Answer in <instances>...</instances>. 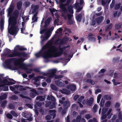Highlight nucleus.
I'll return each mask as SVG.
<instances>
[{"label":"nucleus","instance_id":"f257e3e1","mask_svg":"<svg viewBox=\"0 0 122 122\" xmlns=\"http://www.w3.org/2000/svg\"><path fill=\"white\" fill-rule=\"evenodd\" d=\"M26 48H23L19 45H16L15 47L14 50L12 52V53L8 54V56L9 57H13L18 56L19 57H26L28 55L25 52H19L18 51V50L23 51L27 50Z\"/></svg>","mask_w":122,"mask_h":122},{"label":"nucleus","instance_id":"f03ea898","mask_svg":"<svg viewBox=\"0 0 122 122\" xmlns=\"http://www.w3.org/2000/svg\"><path fill=\"white\" fill-rule=\"evenodd\" d=\"M58 48L55 46H52L49 49H48L47 51H42L41 54L42 56L44 59H48L49 58H51L54 57L53 53L54 51H58Z\"/></svg>","mask_w":122,"mask_h":122},{"label":"nucleus","instance_id":"7ed1b4c3","mask_svg":"<svg viewBox=\"0 0 122 122\" xmlns=\"http://www.w3.org/2000/svg\"><path fill=\"white\" fill-rule=\"evenodd\" d=\"M25 60V59L24 58H21L18 59L15 58H10L6 60L5 63L7 67L9 68H10L11 67V63L12 62L14 61L15 63H18L23 62Z\"/></svg>","mask_w":122,"mask_h":122},{"label":"nucleus","instance_id":"20e7f679","mask_svg":"<svg viewBox=\"0 0 122 122\" xmlns=\"http://www.w3.org/2000/svg\"><path fill=\"white\" fill-rule=\"evenodd\" d=\"M68 47V46H64V47L61 48V46H59L58 49L59 51L57 52V51H54V53H53L54 57H59L61 56L63 53V52Z\"/></svg>","mask_w":122,"mask_h":122},{"label":"nucleus","instance_id":"39448f33","mask_svg":"<svg viewBox=\"0 0 122 122\" xmlns=\"http://www.w3.org/2000/svg\"><path fill=\"white\" fill-rule=\"evenodd\" d=\"M17 28V26H11L10 29L8 30V31L10 34L15 36L17 33L16 31Z\"/></svg>","mask_w":122,"mask_h":122},{"label":"nucleus","instance_id":"423d86ee","mask_svg":"<svg viewBox=\"0 0 122 122\" xmlns=\"http://www.w3.org/2000/svg\"><path fill=\"white\" fill-rule=\"evenodd\" d=\"M71 0H67L66 3L65 4H61L60 5V7L62 10L65 12L66 10V9L65 6L69 5L70 4Z\"/></svg>","mask_w":122,"mask_h":122},{"label":"nucleus","instance_id":"0eeeda50","mask_svg":"<svg viewBox=\"0 0 122 122\" xmlns=\"http://www.w3.org/2000/svg\"><path fill=\"white\" fill-rule=\"evenodd\" d=\"M3 84L0 85V87H2L6 85H10L14 84L15 83V82H12L11 81H9L8 80L6 79H5L3 80L2 81V83Z\"/></svg>","mask_w":122,"mask_h":122},{"label":"nucleus","instance_id":"6e6552de","mask_svg":"<svg viewBox=\"0 0 122 122\" xmlns=\"http://www.w3.org/2000/svg\"><path fill=\"white\" fill-rule=\"evenodd\" d=\"M55 102H52V103L51 102H49L45 105V106L46 107H49L50 109H52L54 107H56Z\"/></svg>","mask_w":122,"mask_h":122},{"label":"nucleus","instance_id":"1a4fd4ad","mask_svg":"<svg viewBox=\"0 0 122 122\" xmlns=\"http://www.w3.org/2000/svg\"><path fill=\"white\" fill-rule=\"evenodd\" d=\"M23 116L24 117L27 118V120L29 121H31L33 120L32 118L31 117V115L26 112H22Z\"/></svg>","mask_w":122,"mask_h":122},{"label":"nucleus","instance_id":"9d476101","mask_svg":"<svg viewBox=\"0 0 122 122\" xmlns=\"http://www.w3.org/2000/svg\"><path fill=\"white\" fill-rule=\"evenodd\" d=\"M50 30H48L45 33L44 35L45 36L41 40L42 42H43L47 40L48 39L50 36Z\"/></svg>","mask_w":122,"mask_h":122},{"label":"nucleus","instance_id":"9b49d317","mask_svg":"<svg viewBox=\"0 0 122 122\" xmlns=\"http://www.w3.org/2000/svg\"><path fill=\"white\" fill-rule=\"evenodd\" d=\"M20 67L23 68L24 69L26 70V73L27 74H30L31 73L32 71V69H29L26 67L24 64L23 63L20 65Z\"/></svg>","mask_w":122,"mask_h":122},{"label":"nucleus","instance_id":"f8f14e48","mask_svg":"<svg viewBox=\"0 0 122 122\" xmlns=\"http://www.w3.org/2000/svg\"><path fill=\"white\" fill-rule=\"evenodd\" d=\"M9 23L11 24V26H16L15 25L16 23V20L15 17H13L11 18L10 21H9Z\"/></svg>","mask_w":122,"mask_h":122},{"label":"nucleus","instance_id":"ddd939ff","mask_svg":"<svg viewBox=\"0 0 122 122\" xmlns=\"http://www.w3.org/2000/svg\"><path fill=\"white\" fill-rule=\"evenodd\" d=\"M64 109H66L70 106V102L68 101H65L64 102L63 105Z\"/></svg>","mask_w":122,"mask_h":122},{"label":"nucleus","instance_id":"4468645a","mask_svg":"<svg viewBox=\"0 0 122 122\" xmlns=\"http://www.w3.org/2000/svg\"><path fill=\"white\" fill-rule=\"evenodd\" d=\"M52 45L51 44H46L44 46L42 47L41 51H44L46 50L48 48L49 49L50 47H51Z\"/></svg>","mask_w":122,"mask_h":122},{"label":"nucleus","instance_id":"2eb2a0df","mask_svg":"<svg viewBox=\"0 0 122 122\" xmlns=\"http://www.w3.org/2000/svg\"><path fill=\"white\" fill-rule=\"evenodd\" d=\"M73 8V6L72 5H70L67 7V10L68 12L71 15L73 14L74 13Z\"/></svg>","mask_w":122,"mask_h":122},{"label":"nucleus","instance_id":"dca6fc26","mask_svg":"<svg viewBox=\"0 0 122 122\" xmlns=\"http://www.w3.org/2000/svg\"><path fill=\"white\" fill-rule=\"evenodd\" d=\"M104 19V17L102 16H100L96 19V21L97 23L98 24L102 22Z\"/></svg>","mask_w":122,"mask_h":122},{"label":"nucleus","instance_id":"f3484780","mask_svg":"<svg viewBox=\"0 0 122 122\" xmlns=\"http://www.w3.org/2000/svg\"><path fill=\"white\" fill-rule=\"evenodd\" d=\"M65 43L63 39L62 40L61 39H58L56 41L55 43L57 44L62 45Z\"/></svg>","mask_w":122,"mask_h":122},{"label":"nucleus","instance_id":"a211bd4d","mask_svg":"<svg viewBox=\"0 0 122 122\" xmlns=\"http://www.w3.org/2000/svg\"><path fill=\"white\" fill-rule=\"evenodd\" d=\"M94 99L92 97L90 98L89 100H87L86 104L89 106H91L93 102Z\"/></svg>","mask_w":122,"mask_h":122},{"label":"nucleus","instance_id":"6ab92c4d","mask_svg":"<svg viewBox=\"0 0 122 122\" xmlns=\"http://www.w3.org/2000/svg\"><path fill=\"white\" fill-rule=\"evenodd\" d=\"M51 20V17H49L45 21V25L44 26V27H46L49 24Z\"/></svg>","mask_w":122,"mask_h":122},{"label":"nucleus","instance_id":"aec40b11","mask_svg":"<svg viewBox=\"0 0 122 122\" xmlns=\"http://www.w3.org/2000/svg\"><path fill=\"white\" fill-rule=\"evenodd\" d=\"M112 111V109H110L108 111L107 113L106 114L107 115V118L108 119H110L112 115V113H111Z\"/></svg>","mask_w":122,"mask_h":122},{"label":"nucleus","instance_id":"412c9836","mask_svg":"<svg viewBox=\"0 0 122 122\" xmlns=\"http://www.w3.org/2000/svg\"><path fill=\"white\" fill-rule=\"evenodd\" d=\"M68 89L72 91H74L76 89V86L75 85H70L67 86Z\"/></svg>","mask_w":122,"mask_h":122},{"label":"nucleus","instance_id":"4be33fe9","mask_svg":"<svg viewBox=\"0 0 122 122\" xmlns=\"http://www.w3.org/2000/svg\"><path fill=\"white\" fill-rule=\"evenodd\" d=\"M38 14V12L36 11L34 15L32 18V20H33V22H36L37 20V18L36 17Z\"/></svg>","mask_w":122,"mask_h":122},{"label":"nucleus","instance_id":"5701e85b","mask_svg":"<svg viewBox=\"0 0 122 122\" xmlns=\"http://www.w3.org/2000/svg\"><path fill=\"white\" fill-rule=\"evenodd\" d=\"M15 87L20 91H25L26 90V88L23 87V86L22 85H17Z\"/></svg>","mask_w":122,"mask_h":122},{"label":"nucleus","instance_id":"b1692460","mask_svg":"<svg viewBox=\"0 0 122 122\" xmlns=\"http://www.w3.org/2000/svg\"><path fill=\"white\" fill-rule=\"evenodd\" d=\"M22 2L21 1H18L17 4V8L18 10H20L22 7Z\"/></svg>","mask_w":122,"mask_h":122},{"label":"nucleus","instance_id":"393cba45","mask_svg":"<svg viewBox=\"0 0 122 122\" xmlns=\"http://www.w3.org/2000/svg\"><path fill=\"white\" fill-rule=\"evenodd\" d=\"M112 26V24L110 23L109 25L106 26L105 30L106 31H107L111 29Z\"/></svg>","mask_w":122,"mask_h":122},{"label":"nucleus","instance_id":"a878e982","mask_svg":"<svg viewBox=\"0 0 122 122\" xmlns=\"http://www.w3.org/2000/svg\"><path fill=\"white\" fill-rule=\"evenodd\" d=\"M27 94V92L26 91H23L22 92L21 94H19V96L23 98H26V97L24 96L26 95Z\"/></svg>","mask_w":122,"mask_h":122},{"label":"nucleus","instance_id":"bb28decb","mask_svg":"<svg viewBox=\"0 0 122 122\" xmlns=\"http://www.w3.org/2000/svg\"><path fill=\"white\" fill-rule=\"evenodd\" d=\"M13 9L14 7L13 5L8 8V14L9 15L11 14L13 10Z\"/></svg>","mask_w":122,"mask_h":122},{"label":"nucleus","instance_id":"cd10ccee","mask_svg":"<svg viewBox=\"0 0 122 122\" xmlns=\"http://www.w3.org/2000/svg\"><path fill=\"white\" fill-rule=\"evenodd\" d=\"M103 97L104 99L107 100H110L111 99V96L109 95H105Z\"/></svg>","mask_w":122,"mask_h":122},{"label":"nucleus","instance_id":"c85d7f7f","mask_svg":"<svg viewBox=\"0 0 122 122\" xmlns=\"http://www.w3.org/2000/svg\"><path fill=\"white\" fill-rule=\"evenodd\" d=\"M122 24L120 23L116 24L115 25V28L117 29H120L122 27Z\"/></svg>","mask_w":122,"mask_h":122},{"label":"nucleus","instance_id":"c756f323","mask_svg":"<svg viewBox=\"0 0 122 122\" xmlns=\"http://www.w3.org/2000/svg\"><path fill=\"white\" fill-rule=\"evenodd\" d=\"M82 16L81 14H78L76 17V18L77 21L81 22L82 18Z\"/></svg>","mask_w":122,"mask_h":122},{"label":"nucleus","instance_id":"7c9ffc66","mask_svg":"<svg viewBox=\"0 0 122 122\" xmlns=\"http://www.w3.org/2000/svg\"><path fill=\"white\" fill-rule=\"evenodd\" d=\"M63 92L62 93L65 94H68L70 93V91L66 89H62Z\"/></svg>","mask_w":122,"mask_h":122},{"label":"nucleus","instance_id":"2f4dec72","mask_svg":"<svg viewBox=\"0 0 122 122\" xmlns=\"http://www.w3.org/2000/svg\"><path fill=\"white\" fill-rule=\"evenodd\" d=\"M36 99V100H39L40 101H43L45 100V99L42 96H39L37 97Z\"/></svg>","mask_w":122,"mask_h":122},{"label":"nucleus","instance_id":"473e14b6","mask_svg":"<svg viewBox=\"0 0 122 122\" xmlns=\"http://www.w3.org/2000/svg\"><path fill=\"white\" fill-rule=\"evenodd\" d=\"M108 108H103L102 109V114H105L108 111Z\"/></svg>","mask_w":122,"mask_h":122},{"label":"nucleus","instance_id":"72a5a7b5","mask_svg":"<svg viewBox=\"0 0 122 122\" xmlns=\"http://www.w3.org/2000/svg\"><path fill=\"white\" fill-rule=\"evenodd\" d=\"M42 51L41 50H40L39 52L35 54V56L36 57H37L38 58L40 57L41 56H42V55L41 54V52Z\"/></svg>","mask_w":122,"mask_h":122},{"label":"nucleus","instance_id":"f704fd0d","mask_svg":"<svg viewBox=\"0 0 122 122\" xmlns=\"http://www.w3.org/2000/svg\"><path fill=\"white\" fill-rule=\"evenodd\" d=\"M13 14L16 17V18H17L19 14V11L18 10H16L14 11Z\"/></svg>","mask_w":122,"mask_h":122},{"label":"nucleus","instance_id":"c9c22d12","mask_svg":"<svg viewBox=\"0 0 122 122\" xmlns=\"http://www.w3.org/2000/svg\"><path fill=\"white\" fill-rule=\"evenodd\" d=\"M7 95L6 94H4L0 96V99L2 100L5 99L7 97Z\"/></svg>","mask_w":122,"mask_h":122},{"label":"nucleus","instance_id":"e433bc0d","mask_svg":"<svg viewBox=\"0 0 122 122\" xmlns=\"http://www.w3.org/2000/svg\"><path fill=\"white\" fill-rule=\"evenodd\" d=\"M10 113L14 117H17L18 116L17 114L14 111H11L10 112Z\"/></svg>","mask_w":122,"mask_h":122},{"label":"nucleus","instance_id":"4c0bfd02","mask_svg":"<svg viewBox=\"0 0 122 122\" xmlns=\"http://www.w3.org/2000/svg\"><path fill=\"white\" fill-rule=\"evenodd\" d=\"M87 82L90 83L92 85H94L95 84V82L93 80L91 79H87L86 80Z\"/></svg>","mask_w":122,"mask_h":122},{"label":"nucleus","instance_id":"58836bf2","mask_svg":"<svg viewBox=\"0 0 122 122\" xmlns=\"http://www.w3.org/2000/svg\"><path fill=\"white\" fill-rule=\"evenodd\" d=\"M9 108L11 109L14 110L15 109V107L14 105L12 103H10L8 105Z\"/></svg>","mask_w":122,"mask_h":122},{"label":"nucleus","instance_id":"ea45409f","mask_svg":"<svg viewBox=\"0 0 122 122\" xmlns=\"http://www.w3.org/2000/svg\"><path fill=\"white\" fill-rule=\"evenodd\" d=\"M105 102V100L104 99L102 98L101 100L100 103V106L101 107H102L104 106V104Z\"/></svg>","mask_w":122,"mask_h":122},{"label":"nucleus","instance_id":"a19ab883","mask_svg":"<svg viewBox=\"0 0 122 122\" xmlns=\"http://www.w3.org/2000/svg\"><path fill=\"white\" fill-rule=\"evenodd\" d=\"M7 101L6 100H4L2 103L1 106L2 108H4L5 106L6 105Z\"/></svg>","mask_w":122,"mask_h":122},{"label":"nucleus","instance_id":"79ce46f5","mask_svg":"<svg viewBox=\"0 0 122 122\" xmlns=\"http://www.w3.org/2000/svg\"><path fill=\"white\" fill-rule=\"evenodd\" d=\"M97 105L95 104L93 106L92 108V110L93 112L94 113H95L97 111Z\"/></svg>","mask_w":122,"mask_h":122},{"label":"nucleus","instance_id":"37998d69","mask_svg":"<svg viewBox=\"0 0 122 122\" xmlns=\"http://www.w3.org/2000/svg\"><path fill=\"white\" fill-rule=\"evenodd\" d=\"M31 7L32 9L33 8L34 9L37 10L39 8V6L37 5H31Z\"/></svg>","mask_w":122,"mask_h":122},{"label":"nucleus","instance_id":"c03bdc74","mask_svg":"<svg viewBox=\"0 0 122 122\" xmlns=\"http://www.w3.org/2000/svg\"><path fill=\"white\" fill-rule=\"evenodd\" d=\"M81 115H80L78 116L76 119V122H80L81 119Z\"/></svg>","mask_w":122,"mask_h":122},{"label":"nucleus","instance_id":"a18cd8bd","mask_svg":"<svg viewBox=\"0 0 122 122\" xmlns=\"http://www.w3.org/2000/svg\"><path fill=\"white\" fill-rule=\"evenodd\" d=\"M121 5V4L119 3V4H116L114 7V8L116 10H117L120 7Z\"/></svg>","mask_w":122,"mask_h":122},{"label":"nucleus","instance_id":"49530a36","mask_svg":"<svg viewBox=\"0 0 122 122\" xmlns=\"http://www.w3.org/2000/svg\"><path fill=\"white\" fill-rule=\"evenodd\" d=\"M51 89L53 90H56L57 89V88L56 86L52 84H51Z\"/></svg>","mask_w":122,"mask_h":122},{"label":"nucleus","instance_id":"de8ad7c7","mask_svg":"<svg viewBox=\"0 0 122 122\" xmlns=\"http://www.w3.org/2000/svg\"><path fill=\"white\" fill-rule=\"evenodd\" d=\"M11 114L8 113L6 115V117L9 119H11L13 118V116Z\"/></svg>","mask_w":122,"mask_h":122},{"label":"nucleus","instance_id":"09e8293b","mask_svg":"<svg viewBox=\"0 0 122 122\" xmlns=\"http://www.w3.org/2000/svg\"><path fill=\"white\" fill-rule=\"evenodd\" d=\"M101 97L102 95L101 94H99L97 96V103H99Z\"/></svg>","mask_w":122,"mask_h":122},{"label":"nucleus","instance_id":"8fccbe9b","mask_svg":"<svg viewBox=\"0 0 122 122\" xmlns=\"http://www.w3.org/2000/svg\"><path fill=\"white\" fill-rule=\"evenodd\" d=\"M30 5V3L29 2H25L24 3V5H25V8H26L28 6Z\"/></svg>","mask_w":122,"mask_h":122},{"label":"nucleus","instance_id":"3c124183","mask_svg":"<svg viewBox=\"0 0 122 122\" xmlns=\"http://www.w3.org/2000/svg\"><path fill=\"white\" fill-rule=\"evenodd\" d=\"M37 94H36L33 92H30V97L32 98H33L36 96V95Z\"/></svg>","mask_w":122,"mask_h":122},{"label":"nucleus","instance_id":"603ef678","mask_svg":"<svg viewBox=\"0 0 122 122\" xmlns=\"http://www.w3.org/2000/svg\"><path fill=\"white\" fill-rule=\"evenodd\" d=\"M61 82L58 80L55 81V83L57 86H59L61 83Z\"/></svg>","mask_w":122,"mask_h":122},{"label":"nucleus","instance_id":"864d4df0","mask_svg":"<svg viewBox=\"0 0 122 122\" xmlns=\"http://www.w3.org/2000/svg\"><path fill=\"white\" fill-rule=\"evenodd\" d=\"M49 74L50 75L48 76L49 78H51L54 77L56 75H55L51 72Z\"/></svg>","mask_w":122,"mask_h":122},{"label":"nucleus","instance_id":"5fc2aeb1","mask_svg":"<svg viewBox=\"0 0 122 122\" xmlns=\"http://www.w3.org/2000/svg\"><path fill=\"white\" fill-rule=\"evenodd\" d=\"M115 3V0H112V3H111L110 6V7L112 9Z\"/></svg>","mask_w":122,"mask_h":122},{"label":"nucleus","instance_id":"6e6d98bb","mask_svg":"<svg viewBox=\"0 0 122 122\" xmlns=\"http://www.w3.org/2000/svg\"><path fill=\"white\" fill-rule=\"evenodd\" d=\"M51 118V117L50 115H46L45 117L47 121L50 120Z\"/></svg>","mask_w":122,"mask_h":122},{"label":"nucleus","instance_id":"4d7b16f0","mask_svg":"<svg viewBox=\"0 0 122 122\" xmlns=\"http://www.w3.org/2000/svg\"><path fill=\"white\" fill-rule=\"evenodd\" d=\"M102 115L101 119L102 120H103L104 119L106 118L107 117V116L106 114H102Z\"/></svg>","mask_w":122,"mask_h":122},{"label":"nucleus","instance_id":"13d9d810","mask_svg":"<svg viewBox=\"0 0 122 122\" xmlns=\"http://www.w3.org/2000/svg\"><path fill=\"white\" fill-rule=\"evenodd\" d=\"M3 90L4 91H7L8 90V87L7 86H3Z\"/></svg>","mask_w":122,"mask_h":122},{"label":"nucleus","instance_id":"bf43d9fd","mask_svg":"<svg viewBox=\"0 0 122 122\" xmlns=\"http://www.w3.org/2000/svg\"><path fill=\"white\" fill-rule=\"evenodd\" d=\"M111 104V102L109 101L107 102L105 104V106L107 107H109Z\"/></svg>","mask_w":122,"mask_h":122},{"label":"nucleus","instance_id":"052dcab7","mask_svg":"<svg viewBox=\"0 0 122 122\" xmlns=\"http://www.w3.org/2000/svg\"><path fill=\"white\" fill-rule=\"evenodd\" d=\"M118 118L119 120H122V115L121 112H119V113Z\"/></svg>","mask_w":122,"mask_h":122},{"label":"nucleus","instance_id":"680f3d73","mask_svg":"<svg viewBox=\"0 0 122 122\" xmlns=\"http://www.w3.org/2000/svg\"><path fill=\"white\" fill-rule=\"evenodd\" d=\"M91 117V116L89 114H87L85 115V117L87 119H89Z\"/></svg>","mask_w":122,"mask_h":122},{"label":"nucleus","instance_id":"e2e57ef3","mask_svg":"<svg viewBox=\"0 0 122 122\" xmlns=\"http://www.w3.org/2000/svg\"><path fill=\"white\" fill-rule=\"evenodd\" d=\"M47 29L46 28H44L40 31V33L41 34H42L44 32L46 31Z\"/></svg>","mask_w":122,"mask_h":122},{"label":"nucleus","instance_id":"0e129e2a","mask_svg":"<svg viewBox=\"0 0 122 122\" xmlns=\"http://www.w3.org/2000/svg\"><path fill=\"white\" fill-rule=\"evenodd\" d=\"M18 97L15 95H13L11 97V98L14 100H15L16 99H18Z\"/></svg>","mask_w":122,"mask_h":122},{"label":"nucleus","instance_id":"69168bd1","mask_svg":"<svg viewBox=\"0 0 122 122\" xmlns=\"http://www.w3.org/2000/svg\"><path fill=\"white\" fill-rule=\"evenodd\" d=\"M63 77V76L62 75H55V78L56 79H58L61 78Z\"/></svg>","mask_w":122,"mask_h":122},{"label":"nucleus","instance_id":"338daca9","mask_svg":"<svg viewBox=\"0 0 122 122\" xmlns=\"http://www.w3.org/2000/svg\"><path fill=\"white\" fill-rule=\"evenodd\" d=\"M51 100L52 102H55L56 100L55 97L52 96H51Z\"/></svg>","mask_w":122,"mask_h":122},{"label":"nucleus","instance_id":"774afa93","mask_svg":"<svg viewBox=\"0 0 122 122\" xmlns=\"http://www.w3.org/2000/svg\"><path fill=\"white\" fill-rule=\"evenodd\" d=\"M84 98V97L83 96H81L78 99V101L80 102H81L82 101Z\"/></svg>","mask_w":122,"mask_h":122}]
</instances>
